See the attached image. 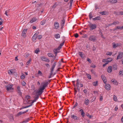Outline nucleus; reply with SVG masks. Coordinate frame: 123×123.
Returning <instances> with one entry per match:
<instances>
[{"instance_id": "f257e3e1", "label": "nucleus", "mask_w": 123, "mask_h": 123, "mask_svg": "<svg viewBox=\"0 0 123 123\" xmlns=\"http://www.w3.org/2000/svg\"><path fill=\"white\" fill-rule=\"evenodd\" d=\"M64 43V41L60 44L58 48L54 50L53 51L55 54V56L57 55V53L59 52V51L58 50H59L61 49V47L63 45Z\"/></svg>"}, {"instance_id": "f03ea898", "label": "nucleus", "mask_w": 123, "mask_h": 123, "mask_svg": "<svg viewBox=\"0 0 123 123\" xmlns=\"http://www.w3.org/2000/svg\"><path fill=\"white\" fill-rule=\"evenodd\" d=\"M89 26L90 27V31H92L95 29L97 27L96 24H92L90 23L89 24Z\"/></svg>"}, {"instance_id": "7ed1b4c3", "label": "nucleus", "mask_w": 123, "mask_h": 123, "mask_svg": "<svg viewBox=\"0 0 123 123\" xmlns=\"http://www.w3.org/2000/svg\"><path fill=\"white\" fill-rule=\"evenodd\" d=\"M88 39L91 41L94 42L96 40V37L94 36L91 35L89 36Z\"/></svg>"}, {"instance_id": "20e7f679", "label": "nucleus", "mask_w": 123, "mask_h": 123, "mask_svg": "<svg viewBox=\"0 0 123 123\" xmlns=\"http://www.w3.org/2000/svg\"><path fill=\"white\" fill-rule=\"evenodd\" d=\"M16 91L19 95L21 96L22 95V92L21 90L20 87L19 86H18L17 87Z\"/></svg>"}, {"instance_id": "39448f33", "label": "nucleus", "mask_w": 123, "mask_h": 123, "mask_svg": "<svg viewBox=\"0 0 123 123\" xmlns=\"http://www.w3.org/2000/svg\"><path fill=\"white\" fill-rule=\"evenodd\" d=\"M44 90L41 87H40L39 88V90L38 91L36 92V91H35L34 92L36 93V95H41L42 93L43 92V90Z\"/></svg>"}, {"instance_id": "423d86ee", "label": "nucleus", "mask_w": 123, "mask_h": 123, "mask_svg": "<svg viewBox=\"0 0 123 123\" xmlns=\"http://www.w3.org/2000/svg\"><path fill=\"white\" fill-rule=\"evenodd\" d=\"M56 64V62H55L52 65V67L51 68L50 74L52 75L53 73L54 70L55 68Z\"/></svg>"}, {"instance_id": "0eeeda50", "label": "nucleus", "mask_w": 123, "mask_h": 123, "mask_svg": "<svg viewBox=\"0 0 123 123\" xmlns=\"http://www.w3.org/2000/svg\"><path fill=\"white\" fill-rule=\"evenodd\" d=\"M13 85L12 84L8 85L7 86H6V89L8 91H9V90H13V89L12 88Z\"/></svg>"}, {"instance_id": "6e6552de", "label": "nucleus", "mask_w": 123, "mask_h": 123, "mask_svg": "<svg viewBox=\"0 0 123 123\" xmlns=\"http://www.w3.org/2000/svg\"><path fill=\"white\" fill-rule=\"evenodd\" d=\"M123 57V53L121 52H119L118 53V55L117 56V59H120Z\"/></svg>"}, {"instance_id": "1a4fd4ad", "label": "nucleus", "mask_w": 123, "mask_h": 123, "mask_svg": "<svg viewBox=\"0 0 123 123\" xmlns=\"http://www.w3.org/2000/svg\"><path fill=\"white\" fill-rule=\"evenodd\" d=\"M112 45L113 48H115L117 47L121 46V44L119 43H117L116 44L115 43H113Z\"/></svg>"}, {"instance_id": "9d476101", "label": "nucleus", "mask_w": 123, "mask_h": 123, "mask_svg": "<svg viewBox=\"0 0 123 123\" xmlns=\"http://www.w3.org/2000/svg\"><path fill=\"white\" fill-rule=\"evenodd\" d=\"M71 117L75 120H79V119L78 117L74 114L71 115Z\"/></svg>"}, {"instance_id": "9b49d317", "label": "nucleus", "mask_w": 123, "mask_h": 123, "mask_svg": "<svg viewBox=\"0 0 123 123\" xmlns=\"http://www.w3.org/2000/svg\"><path fill=\"white\" fill-rule=\"evenodd\" d=\"M38 34V33L36 32L35 33L34 35L32 37V39L33 41H34L36 39L37 37V35Z\"/></svg>"}, {"instance_id": "f8f14e48", "label": "nucleus", "mask_w": 123, "mask_h": 123, "mask_svg": "<svg viewBox=\"0 0 123 123\" xmlns=\"http://www.w3.org/2000/svg\"><path fill=\"white\" fill-rule=\"evenodd\" d=\"M105 89L108 91L110 90L111 89V86L109 84H107L106 83H105Z\"/></svg>"}, {"instance_id": "ddd939ff", "label": "nucleus", "mask_w": 123, "mask_h": 123, "mask_svg": "<svg viewBox=\"0 0 123 123\" xmlns=\"http://www.w3.org/2000/svg\"><path fill=\"white\" fill-rule=\"evenodd\" d=\"M41 60L42 61L49 62V60L47 58L44 56H41L40 57Z\"/></svg>"}, {"instance_id": "4468645a", "label": "nucleus", "mask_w": 123, "mask_h": 123, "mask_svg": "<svg viewBox=\"0 0 123 123\" xmlns=\"http://www.w3.org/2000/svg\"><path fill=\"white\" fill-rule=\"evenodd\" d=\"M27 30L24 29L22 32V36L24 37L26 36V33Z\"/></svg>"}, {"instance_id": "2eb2a0df", "label": "nucleus", "mask_w": 123, "mask_h": 123, "mask_svg": "<svg viewBox=\"0 0 123 123\" xmlns=\"http://www.w3.org/2000/svg\"><path fill=\"white\" fill-rule=\"evenodd\" d=\"M101 77L104 83H106V79L105 76L102 75L101 76Z\"/></svg>"}, {"instance_id": "dca6fc26", "label": "nucleus", "mask_w": 123, "mask_h": 123, "mask_svg": "<svg viewBox=\"0 0 123 123\" xmlns=\"http://www.w3.org/2000/svg\"><path fill=\"white\" fill-rule=\"evenodd\" d=\"M112 67L111 66L108 67L107 69V72L108 73H111L112 71Z\"/></svg>"}, {"instance_id": "f3484780", "label": "nucleus", "mask_w": 123, "mask_h": 123, "mask_svg": "<svg viewBox=\"0 0 123 123\" xmlns=\"http://www.w3.org/2000/svg\"><path fill=\"white\" fill-rule=\"evenodd\" d=\"M54 26L55 29H58L59 27V23L57 22H55L54 23Z\"/></svg>"}, {"instance_id": "a211bd4d", "label": "nucleus", "mask_w": 123, "mask_h": 123, "mask_svg": "<svg viewBox=\"0 0 123 123\" xmlns=\"http://www.w3.org/2000/svg\"><path fill=\"white\" fill-rule=\"evenodd\" d=\"M89 100L87 98H85V100L84 103L86 105H88L89 103Z\"/></svg>"}, {"instance_id": "6ab92c4d", "label": "nucleus", "mask_w": 123, "mask_h": 123, "mask_svg": "<svg viewBox=\"0 0 123 123\" xmlns=\"http://www.w3.org/2000/svg\"><path fill=\"white\" fill-rule=\"evenodd\" d=\"M48 56L49 57L52 58L54 57V58L55 59L56 58L55 56H54V55L52 53H49L47 54Z\"/></svg>"}, {"instance_id": "aec40b11", "label": "nucleus", "mask_w": 123, "mask_h": 123, "mask_svg": "<svg viewBox=\"0 0 123 123\" xmlns=\"http://www.w3.org/2000/svg\"><path fill=\"white\" fill-rule=\"evenodd\" d=\"M36 97L32 101V104L34 102H36L39 98L38 95H36Z\"/></svg>"}, {"instance_id": "412c9836", "label": "nucleus", "mask_w": 123, "mask_h": 123, "mask_svg": "<svg viewBox=\"0 0 123 123\" xmlns=\"http://www.w3.org/2000/svg\"><path fill=\"white\" fill-rule=\"evenodd\" d=\"M104 61L105 62H111L112 61V59L111 58H108L107 59H104Z\"/></svg>"}, {"instance_id": "4be33fe9", "label": "nucleus", "mask_w": 123, "mask_h": 123, "mask_svg": "<svg viewBox=\"0 0 123 123\" xmlns=\"http://www.w3.org/2000/svg\"><path fill=\"white\" fill-rule=\"evenodd\" d=\"M80 112H81V115L83 117L84 116L85 113L84 111L82 109H80Z\"/></svg>"}, {"instance_id": "5701e85b", "label": "nucleus", "mask_w": 123, "mask_h": 123, "mask_svg": "<svg viewBox=\"0 0 123 123\" xmlns=\"http://www.w3.org/2000/svg\"><path fill=\"white\" fill-rule=\"evenodd\" d=\"M101 19V18L100 16H98V17H96L95 18H92V19L93 20H100Z\"/></svg>"}, {"instance_id": "b1692460", "label": "nucleus", "mask_w": 123, "mask_h": 123, "mask_svg": "<svg viewBox=\"0 0 123 123\" xmlns=\"http://www.w3.org/2000/svg\"><path fill=\"white\" fill-rule=\"evenodd\" d=\"M111 81L113 84H115L116 85H118V83L117 82L116 80H115L114 79H112Z\"/></svg>"}, {"instance_id": "393cba45", "label": "nucleus", "mask_w": 123, "mask_h": 123, "mask_svg": "<svg viewBox=\"0 0 123 123\" xmlns=\"http://www.w3.org/2000/svg\"><path fill=\"white\" fill-rule=\"evenodd\" d=\"M37 19L35 18H32V19L30 20V22L31 23H32L33 22H35L37 21Z\"/></svg>"}, {"instance_id": "a878e982", "label": "nucleus", "mask_w": 123, "mask_h": 123, "mask_svg": "<svg viewBox=\"0 0 123 123\" xmlns=\"http://www.w3.org/2000/svg\"><path fill=\"white\" fill-rule=\"evenodd\" d=\"M86 76H87V77L89 79L91 80V79L90 75L88 74L87 73H86Z\"/></svg>"}, {"instance_id": "bb28decb", "label": "nucleus", "mask_w": 123, "mask_h": 123, "mask_svg": "<svg viewBox=\"0 0 123 123\" xmlns=\"http://www.w3.org/2000/svg\"><path fill=\"white\" fill-rule=\"evenodd\" d=\"M54 36L55 38L57 39H58L60 37V36L59 34H57L55 35Z\"/></svg>"}, {"instance_id": "cd10ccee", "label": "nucleus", "mask_w": 123, "mask_h": 123, "mask_svg": "<svg viewBox=\"0 0 123 123\" xmlns=\"http://www.w3.org/2000/svg\"><path fill=\"white\" fill-rule=\"evenodd\" d=\"M98 81H96L92 83V85L94 86H96L98 85Z\"/></svg>"}, {"instance_id": "c85d7f7f", "label": "nucleus", "mask_w": 123, "mask_h": 123, "mask_svg": "<svg viewBox=\"0 0 123 123\" xmlns=\"http://www.w3.org/2000/svg\"><path fill=\"white\" fill-rule=\"evenodd\" d=\"M65 20L63 18L62 20H61V25L62 27H63L64 25V24L65 23Z\"/></svg>"}, {"instance_id": "c756f323", "label": "nucleus", "mask_w": 123, "mask_h": 123, "mask_svg": "<svg viewBox=\"0 0 123 123\" xmlns=\"http://www.w3.org/2000/svg\"><path fill=\"white\" fill-rule=\"evenodd\" d=\"M24 114V112H19L17 114V116H19L20 115Z\"/></svg>"}, {"instance_id": "7c9ffc66", "label": "nucleus", "mask_w": 123, "mask_h": 123, "mask_svg": "<svg viewBox=\"0 0 123 123\" xmlns=\"http://www.w3.org/2000/svg\"><path fill=\"white\" fill-rule=\"evenodd\" d=\"M46 22V20H43L41 22V24L42 25H43L45 24Z\"/></svg>"}, {"instance_id": "2f4dec72", "label": "nucleus", "mask_w": 123, "mask_h": 123, "mask_svg": "<svg viewBox=\"0 0 123 123\" xmlns=\"http://www.w3.org/2000/svg\"><path fill=\"white\" fill-rule=\"evenodd\" d=\"M79 79H77V80H76V86L77 87L79 88V82L78 81Z\"/></svg>"}, {"instance_id": "473e14b6", "label": "nucleus", "mask_w": 123, "mask_h": 123, "mask_svg": "<svg viewBox=\"0 0 123 123\" xmlns=\"http://www.w3.org/2000/svg\"><path fill=\"white\" fill-rule=\"evenodd\" d=\"M113 68L114 70H116L117 69V65H114L113 67Z\"/></svg>"}, {"instance_id": "72a5a7b5", "label": "nucleus", "mask_w": 123, "mask_h": 123, "mask_svg": "<svg viewBox=\"0 0 123 123\" xmlns=\"http://www.w3.org/2000/svg\"><path fill=\"white\" fill-rule=\"evenodd\" d=\"M8 73L9 74H13V70H9L8 71Z\"/></svg>"}, {"instance_id": "f704fd0d", "label": "nucleus", "mask_w": 123, "mask_h": 123, "mask_svg": "<svg viewBox=\"0 0 123 123\" xmlns=\"http://www.w3.org/2000/svg\"><path fill=\"white\" fill-rule=\"evenodd\" d=\"M112 54V52H107L106 53V54L107 55H111Z\"/></svg>"}, {"instance_id": "c9c22d12", "label": "nucleus", "mask_w": 123, "mask_h": 123, "mask_svg": "<svg viewBox=\"0 0 123 123\" xmlns=\"http://www.w3.org/2000/svg\"><path fill=\"white\" fill-rule=\"evenodd\" d=\"M119 23V22L118 21H116L113 22L112 23V24L114 25H116L117 24H118Z\"/></svg>"}, {"instance_id": "e433bc0d", "label": "nucleus", "mask_w": 123, "mask_h": 123, "mask_svg": "<svg viewBox=\"0 0 123 123\" xmlns=\"http://www.w3.org/2000/svg\"><path fill=\"white\" fill-rule=\"evenodd\" d=\"M47 86V84L45 83H44L43 85V86L41 88H43L44 90L45 89V88Z\"/></svg>"}, {"instance_id": "4c0bfd02", "label": "nucleus", "mask_w": 123, "mask_h": 123, "mask_svg": "<svg viewBox=\"0 0 123 123\" xmlns=\"http://www.w3.org/2000/svg\"><path fill=\"white\" fill-rule=\"evenodd\" d=\"M86 116L90 119L93 117V116L90 115L89 113L87 114Z\"/></svg>"}, {"instance_id": "58836bf2", "label": "nucleus", "mask_w": 123, "mask_h": 123, "mask_svg": "<svg viewBox=\"0 0 123 123\" xmlns=\"http://www.w3.org/2000/svg\"><path fill=\"white\" fill-rule=\"evenodd\" d=\"M119 74L120 75L123 76V71L120 70L119 72Z\"/></svg>"}, {"instance_id": "ea45409f", "label": "nucleus", "mask_w": 123, "mask_h": 123, "mask_svg": "<svg viewBox=\"0 0 123 123\" xmlns=\"http://www.w3.org/2000/svg\"><path fill=\"white\" fill-rule=\"evenodd\" d=\"M79 55L82 58H83L84 57V55L82 54V52H79Z\"/></svg>"}, {"instance_id": "a19ab883", "label": "nucleus", "mask_w": 123, "mask_h": 123, "mask_svg": "<svg viewBox=\"0 0 123 123\" xmlns=\"http://www.w3.org/2000/svg\"><path fill=\"white\" fill-rule=\"evenodd\" d=\"M40 51L39 49L37 48L36 49L35 51V52L36 54H37Z\"/></svg>"}, {"instance_id": "79ce46f5", "label": "nucleus", "mask_w": 123, "mask_h": 123, "mask_svg": "<svg viewBox=\"0 0 123 123\" xmlns=\"http://www.w3.org/2000/svg\"><path fill=\"white\" fill-rule=\"evenodd\" d=\"M100 13L102 15H105L106 12H100Z\"/></svg>"}, {"instance_id": "37998d69", "label": "nucleus", "mask_w": 123, "mask_h": 123, "mask_svg": "<svg viewBox=\"0 0 123 123\" xmlns=\"http://www.w3.org/2000/svg\"><path fill=\"white\" fill-rule=\"evenodd\" d=\"M73 0H71L70 1V4L69 7H70V8L72 6V4L73 2Z\"/></svg>"}, {"instance_id": "c03bdc74", "label": "nucleus", "mask_w": 123, "mask_h": 123, "mask_svg": "<svg viewBox=\"0 0 123 123\" xmlns=\"http://www.w3.org/2000/svg\"><path fill=\"white\" fill-rule=\"evenodd\" d=\"M113 99L115 101H117V97L115 95L113 96Z\"/></svg>"}, {"instance_id": "a18cd8bd", "label": "nucleus", "mask_w": 123, "mask_h": 123, "mask_svg": "<svg viewBox=\"0 0 123 123\" xmlns=\"http://www.w3.org/2000/svg\"><path fill=\"white\" fill-rule=\"evenodd\" d=\"M89 18L90 19H91L93 17L92 15V14L91 12H90L89 15Z\"/></svg>"}, {"instance_id": "49530a36", "label": "nucleus", "mask_w": 123, "mask_h": 123, "mask_svg": "<svg viewBox=\"0 0 123 123\" xmlns=\"http://www.w3.org/2000/svg\"><path fill=\"white\" fill-rule=\"evenodd\" d=\"M38 74L40 75L41 76H42L43 75V74L39 70L38 72Z\"/></svg>"}, {"instance_id": "de8ad7c7", "label": "nucleus", "mask_w": 123, "mask_h": 123, "mask_svg": "<svg viewBox=\"0 0 123 123\" xmlns=\"http://www.w3.org/2000/svg\"><path fill=\"white\" fill-rule=\"evenodd\" d=\"M117 1L116 0H112L111 1V2L112 3H117Z\"/></svg>"}, {"instance_id": "09e8293b", "label": "nucleus", "mask_w": 123, "mask_h": 123, "mask_svg": "<svg viewBox=\"0 0 123 123\" xmlns=\"http://www.w3.org/2000/svg\"><path fill=\"white\" fill-rule=\"evenodd\" d=\"M77 105H78L77 103L76 102H75V104L74 105V106H73L72 108V109H74V108L75 107H76L77 106Z\"/></svg>"}, {"instance_id": "8fccbe9b", "label": "nucleus", "mask_w": 123, "mask_h": 123, "mask_svg": "<svg viewBox=\"0 0 123 123\" xmlns=\"http://www.w3.org/2000/svg\"><path fill=\"white\" fill-rule=\"evenodd\" d=\"M118 14H120V15H123V11L118 12Z\"/></svg>"}, {"instance_id": "3c124183", "label": "nucleus", "mask_w": 123, "mask_h": 123, "mask_svg": "<svg viewBox=\"0 0 123 123\" xmlns=\"http://www.w3.org/2000/svg\"><path fill=\"white\" fill-rule=\"evenodd\" d=\"M21 79H23L25 78V76L24 75H22L20 76Z\"/></svg>"}, {"instance_id": "603ef678", "label": "nucleus", "mask_w": 123, "mask_h": 123, "mask_svg": "<svg viewBox=\"0 0 123 123\" xmlns=\"http://www.w3.org/2000/svg\"><path fill=\"white\" fill-rule=\"evenodd\" d=\"M38 39H41L42 38V36L41 35H39L37 36V37Z\"/></svg>"}, {"instance_id": "864d4df0", "label": "nucleus", "mask_w": 123, "mask_h": 123, "mask_svg": "<svg viewBox=\"0 0 123 123\" xmlns=\"http://www.w3.org/2000/svg\"><path fill=\"white\" fill-rule=\"evenodd\" d=\"M91 67L93 68H94L95 67V66L94 64H92L91 65Z\"/></svg>"}, {"instance_id": "5fc2aeb1", "label": "nucleus", "mask_w": 123, "mask_h": 123, "mask_svg": "<svg viewBox=\"0 0 123 123\" xmlns=\"http://www.w3.org/2000/svg\"><path fill=\"white\" fill-rule=\"evenodd\" d=\"M26 83L24 81H23L22 82V84L23 86H25Z\"/></svg>"}, {"instance_id": "6e6d98bb", "label": "nucleus", "mask_w": 123, "mask_h": 123, "mask_svg": "<svg viewBox=\"0 0 123 123\" xmlns=\"http://www.w3.org/2000/svg\"><path fill=\"white\" fill-rule=\"evenodd\" d=\"M75 37L76 38L78 36V35L77 33H76L74 35Z\"/></svg>"}, {"instance_id": "4d7b16f0", "label": "nucleus", "mask_w": 123, "mask_h": 123, "mask_svg": "<svg viewBox=\"0 0 123 123\" xmlns=\"http://www.w3.org/2000/svg\"><path fill=\"white\" fill-rule=\"evenodd\" d=\"M30 98V97L29 96V95H27L26 97V98L27 99H28Z\"/></svg>"}, {"instance_id": "13d9d810", "label": "nucleus", "mask_w": 123, "mask_h": 123, "mask_svg": "<svg viewBox=\"0 0 123 123\" xmlns=\"http://www.w3.org/2000/svg\"><path fill=\"white\" fill-rule=\"evenodd\" d=\"M103 97L102 96H100V101H102V100H103Z\"/></svg>"}, {"instance_id": "bf43d9fd", "label": "nucleus", "mask_w": 123, "mask_h": 123, "mask_svg": "<svg viewBox=\"0 0 123 123\" xmlns=\"http://www.w3.org/2000/svg\"><path fill=\"white\" fill-rule=\"evenodd\" d=\"M93 50V51H95L96 50V48L95 46H93L92 47Z\"/></svg>"}, {"instance_id": "052dcab7", "label": "nucleus", "mask_w": 123, "mask_h": 123, "mask_svg": "<svg viewBox=\"0 0 123 123\" xmlns=\"http://www.w3.org/2000/svg\"><path fill=\"white\" fill-rule=\"evenodd\" d=\"M117 28L118 29H122L121 27L120 26H117Z\"/></svg>"}, {"instance_id": "680f3d73", "label": "nucleus", "mask_w": 123, "mask_h": 123, "mask_svg": "<svg viewBox=\"0 0 123 123\" xmlns=\"http://www.w3.org/2000/svg\"><path fill=\"white\" fill-rule=\"evenodd\" d=\"M83 92L85 93H86L87 92V91L86 89H85L83 90Z\"/></svg>"}, {"instance_id": "e2e57ef3", "label": "nucleus", "mask_w": 123, "mask_h": 123, "mask_svg": "<svg viewBox=\"0 0 123 123\" xmlns=\"http://www.w3.org/2000/svg\"><path fill=\"white\" fill-rule=\"evenodd\" d=\"M108 62H107L105 64H104L103 65V67H105L107 64L108 63Z\"/></svg>"}, {"instance_id": "0e129e2a", "label": "nucleus", "mask_w": 123, "mask_h": 123, "mask_svg": "<svg viewBox=\"0 0 123 123\" xmlns=\"http://www.w3.org/2000/svg\"><path fill=\"white\" fill-rule=\"evenodd\" d=\"M118 12H114V13L117 15H120V14H118Z\"/></svg>"}, {"instance_id": "69168bd1", "label": "nucleus", "mask_w": 123, "mask_h": 123, "mask_svg": "<svg viewBox=\"0 0 123 123\" xmlns=\"http://www.w3.org/2000/svg\"><path fill=\"white\" fill-rule=\"evenodd\" d=\"M118 109V108L117 106H116L115 107V111H116Z\"/></svg>"}, {"instance_id": "338daca9", "label": "nucleus", "mask_w": 123, "mask_h": 123, "mask_svg": "<svg viewBox=\"0 0 123 123\" xmlns=\"http://www.w3.org/2000/svg\"><path fill=\"white\" fill-rule=\"evenodd\" d=\"M45 65H46V66L47 67H48L49 68V65L48 64H45Z\"/></svg>"}, {"instance_id": "774afa93", "label": "nucleus", "mask_w": 123, "mask_h": 123, "mask_svg": "<svg viewBox=\"0 0 123 123\" xmlns=\"http://www.w3.org/2000/svg\"><path fill=\"white\" fill-rule=\"evenodd\" d=\"M24 123H26V122H28V121L26 119L25 120H24L23 121Z\"/></svg>"}]
</instances>
